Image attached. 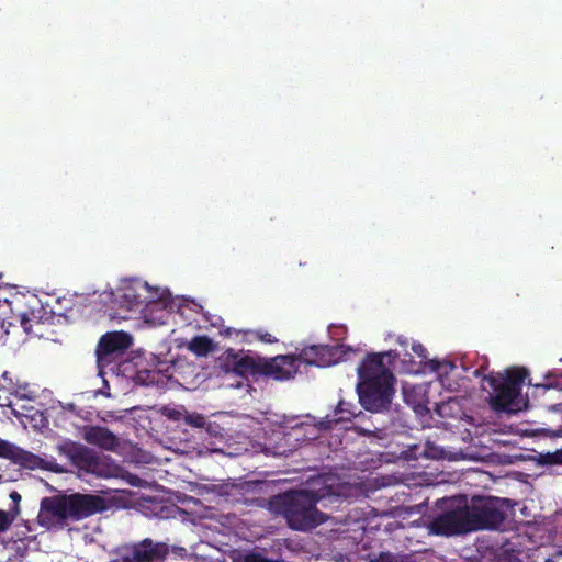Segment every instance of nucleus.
Wrapping results in <instances>:
<instances>
[{
  "label": "nucleus",
  "mask_w": 562,
  "mask_h": 562,
  "mask_svg": "<svg viewBox=\"0 0 562 562\" xmlns=\"http://www.w3.org/2000/svg\"><path fill=\"white\" fill-rule=\"evenodd\" d=\"M445 513L436 517L429 526L432 533L452 536L479 529L496 528L504 519L503 499L474 496L468 501L458 496L442 502Z\"/></svg>",
  "instance_id": "obj_1"
},
{
  "label": "nucleus",
  "mask_w": 562,
  "mask_h": 562,
  "mask_svg": "<svg viewBox=\"0 0 562 562\" xmlns=\"http://www.w3.org/2000/svg\"><path fill=\"white\" fill-rule=\"evenodd\" d=\"M398 357L395 351L370 355L358 367L357 392L360 404L370 412L387 407L393 396L390 364Z\"/></svg>",
  "instance_id": "obj_2"
},
{
  "label": "nucleus",
  "mask_w": 562,
  "mask_h": 562,
  "mask_svg": "<svg viewBox=\"0 0 562 562\" xmlns=\"http://www.w3.org/2000/svg\"><path fill=\"white\" fill-rule=\"evenodd\" d=\"M104 507L100 496L86 494L56 495L44 497L37 515L41 526L63 528L67 520H79L91 516Z\"/></svg>",
  "instance_id": "obj_3"
},
{
  "label": "nucleus",
  "mask_w": 562,
  "mask_h": 562,
  "mask_svg": "<svg viewBox=\"0 0 562 562\" xmlns=\"http://www.w3.org/2000/svg\"><path fill=\"white\" fill-rule=\"evenodd\" d=\"M356 350L347 346H312L302 351L299 357L277 356L263 364V372L276 380L294 378L302 363L328 367L350 359Z\"/></svg>",
  "instance_id": "obj_4"
},
{
  "label": "nucleus",
  "mask_w": 562,
  "mask_h": 562,
  "mask_svg": "<svg viewBox=\"0 0 562 562\" xmlns=\"http://www.w3.org/2000/svg\"><path fill=\"white\" fill-rule=\"evenodd\" d=\"M329 495H346L341 486L334 487L327 480L321 488L300 491L283 497L284 516L293 529L306 530L325 520V516L315 508L316 502Z\"/></svg>",
  "instance_id": "obj_5"
},
{
  "label": "nucleus",
  "mask_w": 562,
  "mask_h": 562,
  "mask_svg": "<svg viewBox=\"0 0 562 562\" xmlns=\"http://www.w3.org/2000/svg\"><path fill=\"white\" fill-rule=\"evenodd\" d=\"M525 369H512L483 379V390L496 411L517 413L527 407V398L520 392V383L526 378Z\"/></svg>",
  "instance_id": "obj_6"
},
{
  "label": "nucleus",
  "mask_w": 562,
  "mask_h": 562,
  "mask_svg": "<svg viewBox=\"0 0 562 562\" xmlns=\"http://www.w3.org/2000/svg\"><path fill=\"white\" fill-rule=\"evenodd\" d=\"M56 449L80 471L103 479L116 477L120 474V468L109 458L99 457L91 449L75 441L64 440L57 445Z\"/></svg>",
  "instance_id": "obj_7"
},
{
  "label": "nucleus",
  "mask_w": 562,
  "mask_h": 562,
  "mask_svg": "<svg viewBox=\"0 0 562 562\" xmlns=\"http://www.w3.org/2000/svg\"><path fill=\"white\" fill-rule=\"evenodd\" d=\"M139 279H122L115 289L104 292L105 301L131 312L140 313L149 297L155 296V290Z\"/></svg>",
  "instance_id": "obj_8"
},
{
  "label": "nucleus",
  "mask_w": 562,
  "mask_h": 562,
  "mask_svg": "<svg viewBox=\"0 0 562 562\" xmlns=\"http://www.w3.org/2000/svg\"><path fill=\"white\" fill-rule=\"evenodd\" d=\"M217 369L221 376L235 375L237 381L227 384L229 387H241L248 374L257 370L256 360L244 350L227 349L217 358Z\"/></svg>",
  "instance_id": "obj_9"
},
{
  "label": "nucleus",
  "mask_w": 562,
  "mask_h": 562,
  "mask_svg": "<svg viewBox=\"0 0 562 562\" xmlns=\"http://www.w3.org/2000/svg\"><path fill=\"white\" fill-rule=\"evenodd\" d=\"M23 302L24 297L21 296H16L12 302L5 301V304L10 306L12 304L14 305V307H11L13 316L12 322H9V327L15 328L16 325L14 324V322H18L25 334L42 337L43 331L41 330V315L43 313V308L38 306V300L34 296L31 297V300H29L27 302V306L30 308L27 311L22 308Z\"/></svg>",
  "instance_id": "obj_10"
},
{
  "label": "nucleus",
  "mask_w": 562,
  "mask_h": 562,
  "mask_svg": "<svg viewBox=\"0 0 562 562\" xmlns=\"http://www.w3.org/2000/svg\"><path fill=\"white\" fill-rule=\"evenodd\" d=\"M178 306L177 300L170 296L167 289L157 288L155 296L148 299L139 315L145 323L153 326L162 325Z\"/></svg>",
  "instance_id": "obj_11"
},
{
  "label": "nucleus",
  "mask_w": 562,
  "mask_h": 562,
  "mask_svg": "<svg viewBox=\"0 0 562 562\" xmlns=\"http://www.w3.org/2000/svg\"><path fill=\"white\" fill-rule=\"evenodd\" d=\"M131 344V336L123 331L109 333L100 339L97 356L101 375L104 374L105 367L111 364Z\"/></svg>",
  "instance_id": "obj_12"
},
{
  "label": "nucleus",
  "mask_w": 562,
  "mask_h": 562,
  "mask_svg": "<svg viewBox=\"0 0 562 562\" xmlns=\"http://www.w3.org/2000/svg\"><path fill=\"white\" fill-rule=\"evenodd\" d=\"M167 552L168 548L165 543L145 539L138 543L122 547L120 558L123 562H155L162 559Z\"/></svg>",
  "instance_id": "obj_13"
},
{
  "label": "nucleus",
  "mask_w": 562,
  "mask_h": 562,
  "mask_svg": "<svg viewBox=\"0 0 562 562\" xmlns=\"http://www.w3.org/2000/svg\"><path fill=\"white\" fill-rule=\"evenodd\" d=\"M1 458H8L29 469H41L56 473L65 472L64 468L59 465L54 458H42L40 456H35L8 441Z\"/></svg>",
  "instance_id": "obj_14"
},
{
  "label": "nucleus",
  "mask_w": 562,
  "mask_h": 562,
  "mask_svg": "<svg viewBox=\"0 0 562 562\" xmlns=\"http://www.w3.org/2000/svg\"><path fill=\"white\" fill-rule=\"evenodd\" d=\"M83 439L105 450H114L117 447V438L102 427H88L83 430Z\"/></svg>",
  "instance_id": "obj_15"
},
{
  "label": "nucleus",
  "mask_w": 562,
  "mask_h": 562,
  "mask_svg": "<svg viewBox=\"0 0 562 562\" xmlns=\"http://www.w3.org/2000/svg\"><path fill=\"white\" fill-rule=\"evenodd\" d=\"M411 349L413 353L419 359V363L423 364L424 370L440 371L448 373L452 370L453 364L450 362H439L437 360H427V350L419 342H412Z\"/></svg>",
  "instance_id": "obj_16"
},
{
  "label": "nucleus",
  "mask_w": 562,
  "mask_h": 562,
  "mask_svg": "<svg viewBox=\"0 0 562 562\" xmlns=\"http://www.w3.org/2000/svg\"><path fill=\"white\" fill-rule=\"evenodd\" d=\"M187 348L198 357H205L215 349V344L207 336H196L188 341Z\"/></svg>",
  "instance_id": "obj_17"
},
{
  "label": "nucleus",
  "mask_w": 562,
  "mask_h": 562,
  "mask_svg": "<svg viewBox=\"0 0 562 562\" xmlns=\"http://www.w3.org/2000/svg\"><path fill=\"white\" fill-rule=\"evenodd\" d=\"M403 394L405 401L415 407L424 406L426 403V387L424 385L413 386L405 384Z\"/></svg>",
  "instance_id": "obj_18"
},
{
  "label": "nucleus",
  "mask_w": 562,
  "mask_h": 562,
  "mask_svg": "<svg viewBox=\"0 0 562 562\" xmlns=\"http://www.w3.org/2000/svg\"><path fill=\"white\" fill-rule=\"evenodd\" d=\"M356 405L344 400H341L337 406V413L341 414L340 419H349L350 417L356 416Z\"/></svg>",
  "instance_id": "obj_19"
},
{
  "label": "nucleus",
  "mask_w": 562,
  "mask_h": 562,
  "mask_svg": "<svg viewBox=\"0 0 562 562\" xmlns=\"http://www.w3.org/2000/svg\"><path fill=\"white\" fill-rule=\"evenodd\" d=\"M560 378L557 373L554 372H548L547 375H546V379L547 380H551L552 381H549L547 384H536L537 387H546V389H558V387H562V381H560Z\"/></svg>",
  "instance_id": "obj_20"
},
{
  "label": "nucleus",
  "mask_w": 562,
  "mask_h": 562,
  "mask_svg": "<svg viewBox=\"0 0 562 562\" xmlns=\"http://www.w3.org/2000/svg\"><path fill=\"white\" fill-rule=\"evenodd\" d=\"M187 424L194 427H203L205 425V418L200 414H188L184 417Z\"/></svg>",
  "instance_id": "obj_21"
},
{
  "label": "nucleus",
  "mask_w": 562,
  "mask_h": 562,
  "mask_svg": "<svg viewBox=\"0 0 562 562\" xmlns=\"http://www.w3.org/2000/svg\"><path fill=\"white\" fill-rule=\"evenodd\" d=\"M13 520H14L13 515H11L7 512L0 510V532L7 530Z\"/></svg>",
  "instance_id": "obj_22"
},
{
  "label": "nucleus",
  "mask_w": 562,
  "mask_h": 562,
  "mask_svg": "<svg viewBox=\"0 0 562 562\" xmlns=\"http://www.w3.org/2000/svg\"><path fill=\"white\" fill-rule=\"evenodd\" d=\"M371 562H400V559L390 552H381L379 555L372 558Z\"/></svg>",
  "instance_id": "obj_23"
},
{
  "label": "nucleus",
  "mask_w": 562,
  "mask_h": 562,
  "mask_svg": "<svg viewBox=\"0 0 562 562\" xmlns=\"http://www.w3.org/2000/svg\"><path fill=\"white\" fill-rule=\"evenodd\" d=\"M241 562H278L270 559H267L260 553H248L244 555Z\"/></svg>",
  "instance_id": "obj_24"
},
{
  "label": "nucleus",
  "mask_w": 562,
  "mask_h": 562,
  "mask_svg": "<svg viewBox=\"0 0 562 562\" xmlns=\"http://www.w3.org/2000/svg\"><path fill=\"white\" fill-rule=\"evenodd\" d=\"M256 336L263 342L272 344L277 341V338H274L271 334L267 331L258 330L256 331Z\"/></svg>",
  "instance_id": "obj_25"
},
{
  "label": "nucleus",
  "mask_w": 562,
  "mask_h": 562,
  "mask_svg": "<svg viewBox=\"0 0 562 562\" xmlns=\"http://www.w3.org/2000/svg\"><path fill=\"white\" fill-rule=\"evenodd\" d=\"M18 409L20 412H23L25 414L24 416L27 417L30 416V413L34 409V406L32 405V403L20 402Z\"/></svg>",
  "instance_id": "obj_26"
},
{
  "label": "nucleus",
  "mask_w": 562,
  "mask_h": 562,
  "mask_svg": "<svg viewBox=\"0 0 562 562\" xmlns=\"http://www.w3.org/2000/svg\"><path fill=\"white\" fill-rule=\"evenodd\" d=\"M397 344L401 345V346H406L408 344V340L407 338H404L402 336H398L397 339H396Z\"/></svg>",
  "instance_id": "obj_27"
},
{
  "label": "nucleus",
  "mask_w": 562,
  "mask_h": 562,
  "mask_svg": "<svg viewBox=\"0 0 562 562\" xmlns=\"http://www.w3.org/2000/svg\"><path fill=\"white\" fill-rule=\"evenodd\" d=\"M10 497H11V499H12L13 502H16V503H18V502H20V499H21V496H20V494H19L18 492H12V493L10 494Z\"/></svg>",
  "instance_id": "obj_28"
},
{
  "label": "nucleus",
  "mask_w": 562,
  "mask_h": 562,
  "mask_svg": "<svg viewBox=\"0 0 562 562\" xmlns=\"http://www.w3.org/2000/svg\"><path fill=\"white\" fill-rule=\"evenodd\" d=\"M4 447H7V441L0 440V457H2V454H3Z\"/></svg>",
  "instance_id": "obj_29"
},
{
  "label": "nucleus",
  "mask_w": 562,
  "mask_h": 562,
  "mask_svg": "<svg viewBox=\"0 0 562 562\" xmlns=\"http://www.w3.org/2000/svg\"><path fill=\"white\" fill-rule=\"evenodd\" d=\"M555 557H562V550L561 551H558Z\"/></svg>",
  "instance_id": "obj_30"
}]
</instances>
